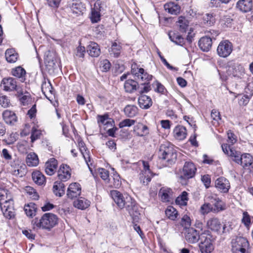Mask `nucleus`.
Listing matches in <instances>:
<instances>
[{"label": "nucleus", "mask_w": 253, "mask_h": 253, "mask_svg": "<svg viewBox=\"0 0 253 253\" xmlns=\"http://www.w3.org/2000/svg\"><path fill=\"white\" fill-rule=\"evenodd\" d=\"M39 158L37 155L33 152L29 153L26 159L27 165L29 167H36L39 164Z\"/></svg>", "instance_id": "nucleus-34"}, {"label": "nucleus", "mask_w": 253, "mask_h": 253, "mask_svg": "<svg viewBox=\"0 0 253 253\" xmlns=\"http://www.w3.org/2000/svg\"><path fill=\"white\" fill-rule=\"evenodd\" d=\"M111 67V63L108 60H104L102 62V68L103 72L108 71Z\"/></svg>", "instance_id": "nucleus-64"}, {"label": "nucleus", "mask_w": 253, "mask_h": 253, "mask_svg": "<svg viewBox=\"0 0 253 253\" xmlns=\"http://www.w3.org/2000/svg\"><path fill=\"white\" fill-rule=\"evenodd\" d=\"M78 146L86 163L89 167V162L90 161V156L88 154V151H87L84 146V142L82 140L79 141L78 142Z\"/></svg>", "instance_id": "nucleus-40"}, {"label": "nucleus", "mask_w": 253, "mask_h": 253, "mask_svg": "<svg viewBox=\"0 0 253 253\" xmlns=\"http://www.w3.org/2000/svg\"><path fill=\"white\" fill-rule=\"evenodd\" d=\"M228 136V141L231 143V145L234 144L237 141L235 134L232 132L230 130L227 133Z\"/></svg>", "instance_id": "nucleus-63"}, {"label": "nucleus", "mask_w": 253, "mask_h": 253, "mask_svg": "<svg viewBox=\"0 0 253 253\" xmlns=\"http://www.w3.org/2000/svg\"><path fill=\"white\" fill-rule=\"evenodd\" d=\"M98 123H101L104 125L110 126H112L113 121L111 119L108 118L107 115L98 116Z\"/></svg>", "instance_id": "nucleus-52"}, {"label": "nucleus", "mask_w": 253, "mask_h": 253, "mask_svg": "<svg viewBox=\"0 0 253 253\" xmlns=\"http://www.w3.org/2000/svg\"><path fill=\"white\" fill-rule=\"evenodd\" d=\"M124 113L128 117H133L138 113V108L135 105H128L124 108Z\"/></svg>", "instance_id": "nucleus-41"}, {"label": "nucleus", "mask_w": 253, "mask_h": 253, "mask_svg": "<svg viewBox=\"0 0 253 253\" xmlns=\"http://www.w3.org/2000/svg\"><path fill=\"white\" fill-rule=\"evenodd\" d=\"M174 137L179 140L184 139L187 135V130L185 127L182 126H177L173 129Z\"/></svg>", "instance_id": "nucleus-24"}, {"label": "nucleus", "mask_w": 253, "mask_h": 253, "mask_svg": "<svg viewBox=\"0 0 253 253\" xmlns=\"http://www.w3.org/2000/svg\"><path fill=\"white\" fill-rule=\"evenodd\" d=\"M70 171V168L67 165H61L58 172L59 179L63 181L68 180L71 177Z\"/></svg>", "instance_id": "nucleus-17"}, {"label": "nucleus", "mask_w": 253, "mask_h": 253, "mask_svg": "<svg viewBox=\"0 0 253 253\" xmlns=\"http://www.w3.org/2000/svg\"><path fill=\"white\" fill-rule=\"evenodd\" d=\"M193 222H180V225L185 230V239L190 243H195L200 240L201 235L199 231L192 227Z\"/></svg>", "instance_id": "nucleus-5"}, {"label": "nucleus", "mask_w": 253, "mask_h": 253, "mask_svg": "<svg viewBox=\"0 0 253 253\" xmlns=\"http://www.w3.org/2000/svg\"><path fill=\"white\" fill-rule=\"evenodd\" d=\"M57 161L54 158L49 159L45 165V171L49 175H53L57 168Z\"/></svg>", "instance_id": "nucleus-21"}, {"label": "nucleus", "mask_w": 253, "mask_h": 253, "mask_svg": "<svg viewBox=\"0 0 253 253\" xmlns=\"http://www.w3.org/2000/svg\"><path fill=\"white\" fill-rule=\"evenodd\" d=\"M98 173L101 178L104 181L109 180V172L107 170L103 168H99L98 169Z\"/></svg>", "instance_id": "nucleus-57"}, {"label": "nucleus", "mask_w": 253, "mask_h": 253, "mask_svg": "<svg viewBox=\"0 0 253 253\" xmlns=\"http://www.w3.org/2000/svg\"><path fill=\"white\" fill-rule=\"evenodd\" d=\"M133 131L139 136H143L149 133L148 127L142 123H138L134 126Z\"/></svg>", "instance_id": "nucleus-27"}, {"label": "nucleus", "mask_w": 253, "mask_h": 253, "mask_svg": "<svg viewBox=\"0 0 253 253\" xmlns=\"http://www.w3.org/2000/svg\"><path fill=\"white\" fill-rule=\"evenodd\" d=\"M213 239L210 234L202 233L200 237V250L202 253H211L214 249Z\"/></svg>", "instance_id": "nucleus-6"}, {"label": "nucleus", "mask_w": 253, "mask_h": 253, "mask_svg": "<svg viewBox=\"0 0 253 253\" xmlns=\"http://www.w3.org/2000/svg\"><path fill=\"white\" fill-rule=\"evenodd\" d=\"M253 95V93L251 92L249 94L244 95L239 100V104L240 106L247 105L250 99Z\"/></svg>", "instance_id": "nucleus-54"}, {"label": "nucleus", "mask_w": 253, "mask_h": 253, "mask_svg": "<svg viewBox=\"0 0 253 253\" xmlns=\"http://www.w3.org/2000/svg\"><path fill=\"white\" fill-rule=\"evenodd\" d=\"M81 193V187L78 183H73L70 184L67 192L69 198H77Z\"/></svg>", "instance_id": "nucleus-16"}, {"label": "nucleus", "mask_w": 253, "mask_h": 253, "mask_svg": "<svg viewBox=\"0 0 253 253\" xmlns=\"http://www.w3.org/2000/svg\"><path fill=\"white\" fill-rule=\"evenodd\" d=\"M70 7L74 13L79 15L83 14L85 9L84 4L79 0H73Z\"/></svg>", "instance_id": "nucleus-26"}, {"label": "nucleus", "mask_w": 253, "mask_h": 253, "mask_svg": "<svg viewBox=\"0 0 253 253\" xmlns=\"http://www.w3.org/2000/svg\"><path fill=\"white\" fill-rule=\"evenodd\" d=\"M24 190L25 192L28 194L30 198L33 200H38L39 196L36 190L32 187L29 186H26L25 187Z\"/></svg>", "instance_id": "nucleus-50"}, {"label": "nucleus", "mask_w": 253, "mask_h": 253, "mask_svg": "<svg viewBox=\"0 0 253 253\" xmlns=\"http://www.w3.org/2000/svg\"><path fill=\"white\" fill-rule=\"evenodd\" d=\"M241 165L244 169H252V166H253V158L252 156L249 153L242 154L241 158Z\"/></svg>", "instance_id": "nucleus-23"}, {"label": "nucleus", "mask_w": 253, "mask_h": 253, "mask_svg": "<svg viewBox=\"0 0 253 253\" xmlns=\"http://www.w3.org/2000/svg\"><path fill=\"white\" fill-rule=\"evenodd\" d=\"M197 169L193 163L186 162L181 172L180 178L190 179L193 178L196 173Z\"/></svg>", "instance_id": "nucleus-10"}, {"label": "nucleus", "mask_w": 253, "mask_h": 253, "mask_svg": "<svg viewBox=\"0 0 253 253\" xmlns=\"http://www.w3.org/2000/svg\"><path fill=\"white\" fill-rule=\"evenodd\" d=\"M207 227L211 230L220 233H225L229 231V227L227 228L226 224L224 222H205Z\"/></svg>", "instance_id": "nucleus-15"}, {"label": "nucleus", "mask_w": 253, "mask_h": 253, "mask_svg": "<svg viewBox=\"0 0 253 253\" xmlns=\"http://www.w3.org/2000/svg\"><path fill=\"white\" fill-rule=\"evenodd\" d=\"M200 211L202 214L212 212V206L210 203H205L200 208Z\"/></svg>", "instance_id": "nucleus-56"}, {"label": "nucleus", "mask_w": 253, "mask_h": 253, "mask_svg": "<svg viewBox=\"0 0 253 253\" xmlns=\"http://www.w3.org/2000/svg\"><path fill=\"white\" fill-rule=\"evenodd\" d=\"M131 72L134 79L137 80L140 85H144L143 87L138 85L139 93L142 94L148 92L150 90L148 82L152 79V76L145 72L142 68H138L136 64L132 65Z\"/></svg>", "instance_id": "nucleus-3"}, {"label": "nucleus", "mask_w": 253, "mask_h": 253, "mask_svg": "<svg viewBox=\"0 0 253 253\" xmlns=\"http://www.w3.org/2000/svg\"><path fill=\"white\" fill-rule=\"evenodd\" d=\"M142 163L143 166V170L140 173V180L145 185H147L151 179L152 175L150 169V166L147 162L142 161Z\"/></svg>", "instance_id": "nucleus-11"}, {"label": "nucleus", "mask_w": 253, "mask_h": 253, "mask_svg": "<svg viewBox=\"0 0 253 253\" xmlns=\"http://www.w3.org/2000/svg\"><path fill=\"white\" fill-rule=\"evenodd\" d=\"M89 201L83 197H80L77 200L74 201V206L78 209L84 210L90 206Z\"/></svg>", "instance_id": "nucleus-37"}, {"label": "nucleus", "mask_w": 253, "mask_h": 253, "mask_svg": "<svg viewBox=\"0 0 253 253\" xmlns=\"http://www.w3.org/2000/svg\"><path fill=\"white\" fill-rule=\"evenodd\" d=\"M109 181L110 182L111 186L114 188H118L121 186L122 181L121 177L116 171L113 173V175L111 178L109 179Z\"/></svg>", "instance_id": "nucleus-42"}, {"label": "nucleus", "mask_w": 253, "mask_h": 253, "mask_svg": "<svg viewBox=\"0 0 253 253\" xmlns=\"http://www.w3.org/2000/svg\"><path fill=\"white\" fill-rule=\"evenodd\" d=\"M158 157L160 159L165 161L169 164H173L177 159L176 151L173 146L169 143L162 144L160 145Z\"/></svg>", "instance_id": "nucleus-4"}, {"label": "nucleus", "mask_w": 253, "mask_h": 253, "mask_svg": "<svg viewBox=\"0 0 253 253\" xmlns=\"http://www.w3.org/2000/svg\"><path fill=\"white\" fill-rule=\"evenodd\" d=\"M228 74L238 79H241L245 74L244 67L238 62L230 61L228 63Z\"/></svg>", "instance_id": "nucleus-9"}, {"label": "nucleus", "mask_w": 253, "mask_h": 253, "mask_svg": "<svg viewBox=\"0 0 253 253\" xmlns=\"http://www.w3.org/2000/svg\"><path fill=\"white\" fill-rule=\"evenodd\" d=\"M212 40L208 36L201 38L199 41V46L200 48L204 52L209 51L212 46Z\"/></svg>", "instance_id": "nucleus-19"}, {"label": "nucleus", "mask_w": 253, "mask_h": 253, "mask_svg": "<svg viewBox=\"0 0 253 253\" xmlns=\"http://www.w3.org/2000/svg\"><path fill=\"white\" fill-rule=\"evenodd\" d=\"M12 75L19 79L20 81L23 82L25 80L26 71L20 66L13 69L11 71Z\"/></svg>", "instance_id": "nucleus-31"}, {"label": "nucleus", "mask_w": 253, "mask_h": 253, "mask_svg": "<svg viewBox=\"0 0 253 253\" xmlns=\"http://www.w3.org/2000/svg\"><path fill=\"white\" fill-rule=\"evenodd\" d=\"M216 188L220 192L227 193L230 188L229 180L226 178L221 176L218 177L215 181Z\"/></svg>", "instance_id": "nucleus-13"}, {"label": "nucleus", "mask_w": 253, "mask_h": 253, "mask_svg": "<svg viewBox=\"0 0 253 253\" xmlns=\"http://www.w3.org/2000/svg\"><path fill=\"white\" fill-rule=\"evenodd\" d=\"M90 20L92 23H97L100 20V13L99 8L95 4L94 7L92 8L91 15L90 16Z\"/></svg>", "instance_id": "nucleus-46"}, {"label": "nucleus", "mask_w": 253, "mask_h": 253, "mask_svg": "<svg viewBox=\"0 0 253 253\" xmlns=\"http://www.w3.org/2000/svg\"><path fill=\"white\" fill-rule=\"evenodd\" d=\"M0 207L6 218L12 219L14 217L13 197L11 193L6 189L0 188Z\"/></svg>", "instance_id": "nucleus-2"}, {"label": "nucleus", "mask_w": 253, "mask_h": 253, "mask_svg": "<svg viewBox=\"0 0 253 253\" xmlns=\"http://www.w3.org/2000/svg\"><path fill=\"white\" fill-rule=\"evenodd\" d=\"M206 199L208 202L212 204L215 203L216 201H218L219 199H220L217 195L213 193L208 194Z\"/></svg>", "instance_id": "nucleus-60"}, {"label": "nucleus", "mask_w": 253, "mask_h": 253, "mask_svg": "<svg viewBox=\"0 0 253 253\" xmlns=\"http://www.w3.org/2000/svg\"><path fill=\"white\" fill-rule=\"evenodd\" d=\"M203 22L207 26H212L215 22V19L212 14L207 13L203 16Z\"/></svg>", "instance_id": "nucleus-51"}, {"label": "nucleus", "mask_w": 253, "mask_h": 253, "mask_svg": "<svg viewBox=\"0 0 253 253\" xmlns=\"http://www.w3.org/2000/svg\"><path fill=\"white\" fill-rule=\"evenodd\" d=\"M57 222H35L33 228L35 230L45 229L50 230L54 227Z\"/></svg>", "instance_id": "nucleus-36"}, {"label": "nucleus", "mask_w": 253, "mask_h": 253, "mask_svg": "<svg viewBox=\"0 0 253 253\" xmlns=\"http://www.w3.org/2000/svg\"><path fill=\"white\" fill-rule=\"evenodd\" d=\"M222 149L223 152L228 156L232 158L238 155L240 152L236 151L232 147L228 144H223L221 145Z\"/></svg>", "instance_id": "nucleus-39"}, {"label": "nucleus", "mask_w": 253, "mask_h": 253, "mask_svg": "<svg viewBox=\"0 0 253 253\" xmlns=\"http://www.w3.org/2000/svg\"><path fill=\"white\" fill-rule=\"evenodd\" d=\"M41 134V132L40 130L37 129L35 127H33L31 135V142L33 143L35 140L39 139Z\"/></svg>", "instance_id": "nucleus-58"}, {"label": "nucleus", "mask_w": 253, "mask_h": 253, "mask_svg": "<svg viewBox=\"0 0 253 253\" xmlns=\"http://www.w3.org/2000/svg\"><path fill=\"white\" fill-rule=\"evenodd\" d=\"M188 201V193L186 191H183L175 199V203L180 206L187 205Z\"/></svg>", "instance_id": "nucleus-44"}, {"label": "nucleus", "mask_w": 253, "mask_h": 253, "mask_svg": "<svg viewBox=\"0 0 253 253\" xmlns=\"http://www.w3.org/2000/svg\"><path fill=\"white\" fill-rule=\"evenodd\" d=\"M65 187L61 182L56 181L53 186V192L54 194L59 197H61L65 193Z\"/></svg>", "instance_id": "nucleus-32"}, {"label": "nucleus", "mask_w": 253, "mask_h": 253, "mask_svg": "<svg viewBox=\"0 0 253 253\" xmlns=\"http://www.w3.org/2000/svg\"><path fill=\"white\" fill-rule=\"evenodd\" d=\"M138 103L141 108L147 109L152 106V101L149 96L146 95H141L138 98Z\"/></svg>", "instance_id": "nucleus-28"}, {"label": "nucleus", "mask_w": 253, "mask_h": 253, "mask_svg": "<svg viewBox=\"0 0 253 253\" xmlns=\"http://www.w3.org/2000/svg\"><path fill=\"white\" fill-rule=\"evenodd\" d=\"M2 118L5 123L8 125H14L17 121V117L14 112L6 110L2 113Z\"/></svg>", "instance_id": "nucleus-18"}, {"label": "nucleus", "mask_w": 253, "mask_h": 253, "mask_svg": "<svg viewBox=\"0 0 253 253\" xmlns=\"http://www.w3.org/2000/svg\"><path fill=\"white\" fill-rule=\"evenodd\" d=\"M111 195L120 209L126 208L133 221H138L141 219L139 206L131 196L126 194H123L117 190L111 191Z\"/></svg>", "instance_id": "nucleus-1"}, {"label": "nucleus", "mask_w": 253, "mask_h": 253, "mask_svg": "<svg viewBox=\"0 0 253 253\" xmlns=\"http://www.w3.org/2000/svg\"><path fill=\"white\" fill-rule=\"evenodd\" d=\"M42 91L45 97L49 99L46 94L49 93L50 94H52L53 92V87L50 82L47 83L45 82L42 84Z\"/></svg>", "instance_id": "nucleus-48"}, {"label": "nucleus", "mask_w": 253, "mask_h": 253, "mask_svg": "<svg viewBox=\"0 0 253 253\" xmlns=\"http://www.w3.org/2000/svg\"><path fill=\"white\" fill-rule=\"evenodd\" d=\"M169 37L170 41L177 45L182 46L184 44V39L178 33L169 32Z\"/></svg>", "instance_id": "nucleus-33"}, {"label": "nucleus", "mask_w": 253, "mask_h": 253, "mask_svg": "<svg viewBox=\"0 0 253 253\" xmlns=\"http://www.w3.org/2000/svg\"><path fill=\"white\" fill-rule=\"evenodd\" d=\"M177 26L179 27V30L182 33L186 32L189 27V21L184 17L180 16L176 22Z\"/></svg>", "instance_id": "nucleus-38"}, {"label": "nucleus", "mask_w": 253, "mask_h": 253, "mask_svg": "<svg viewBox=\"0 0 253 253\" xmlns=\"http://www.w3.org/2000/svg\"><path fill=\"white\" fill-rule=\"evenodd\" d=\"M153 85L156 86V87L155 88V91L162 93L164 92L165 89V87L160 83L157 81L153 84Z\"/></svg>", "instance_id": "nucleus-62"}, {"label": "nucleus", "mask_w": 253, "mask_h": 253, "mask_svg": "<svg viewBox=\"0 0 253 253\" xmlns=\"http://www.w3.org/2000/svg\"><path fill=\"white\" fill-rule=\"evenodd\" d=\"M135 123V121L134 120L126 119L120 122L119 124V126L120 128H123L125 127H130L132 125H134Z\"/></svg>", "instance_id": "nucleus-55"}, {"label": "nucleus", "mask_w": 253, "mask_h": 253, "mask_svg": "<svg viewBox=\"0 0 253 253\" xmlns=\"http://www.w3.org/2000/svg\"><path fill=\"white\" fill-rule=\"evenodd\" d=\"M121 46L116 42L112 43L111 49H109L110 54L114 57H118L121 52Z\"/></svg>", "instance_id": "nucleus-45"}, {"label": "nucleus", "mask_w": 253, "mask_h": 253, "mask_svg": "<svg viewBox=\"0 0 253 253\" xmlns=\"http://www.w3.org/2000/svg\"><path fill=\"white\" fill-rule=\"evenodd\" d=\"M164 8L168 13L173 15L178 14L180 10V6L174 2H169L166 3L164 5Z\"/></svg>", "instance_id": "nucleus-25"}, {"label": "nucleus", "mask_w": 253, "mask_h": 253, "mask_svg": "<svg viewBox=\"0 0 253 253\" xmlns=\"http://www.w3.org/2000/svg\"><path fill=\"white\" fill-rule=\"evenodd\" d=\"M139 82L136 80L128 79L124 84L125 91L128 93H132L138 90Z\"/></svg>", "instance_id": "nucleus-22"}, {"label": "nucleus", "mask_w": 253, "mask_h": 253, "mask_svg": "<svg viewBox=\"0 0 253 253\" xmlns=\"http://www.w3.org/2000/svg\"><path fill=\"white\" fill-rule=\"evenodd\" d=\"M233 51V44L228 40L220 42L217 47V55L222 58L229 56Z\"/></svg>", "instance_id": "nucleus-8"}, {"label": "nucleus", "mask_w": 253, "mask_h": 253, "mask_svg": "<svg viewBox=\"0 0 253 253\" xmlns=\"http://www.w3.org/2000/svg\"><path fill=\"white\" fill-rule=\"evenodd\" d=\"M159 196L164 203H169L173 200V192L171 189L167 187H162L159 192Z\"/></svg>", "instance_id": "nucleus-14"}, {"label": "nucleus", "mask_w": 253, "mask_h": 253, "mask_svg": "<svg viewBox=\"0 0 253 253\" xmlns=\"http://www.w3.org/2000/svg\"><path fill=\"white\" fill-rule=\"evenodd\" d=\"M5 56L8 62L12 63L17 60L18 54L14 49H7L5 51Z\"/></svg>", "instance_id": "nucleus-30"}, {"label": "nucleus", "mask_w": 253, "mask_h": 253, "mask_svg": "<svg viewBox=\"0 0 253 253\" xmlns=\"http://www.w3.org/2000/svg\"><path fill=\"white\" fill-rule=\"evenodd\" d=\"M237 8L243 12H248L252 9V0H239L236 4Z\"/></svg>", "instance_id": "nucleus-20"}, {"label": "nucleus", "mask_w": 253, "mask_h": 253, "mask_svg": "<svg viewBox=\"0 0 253 253\" xmlns=\"http://www.w3.org/2000/svg\"><path fill=\"white\" fill-rule=\"evenodd\" d=\"M232 251H237V250L243 248H248L249 244L246 238L238 236L232 239L231 241Z\"/></svg>", "instance_id": "nucleus-12"}, {"label": "nucleus", "mask_w": 253, "mask_h": 253, "mask_svg": "<svg viewBox=\"0 0 253 253\" xmlns=\"http://www.w3.org/2000/svg\"><path fill=\"white\" fill-rule=\"evenodd\" d=\"M165 213L168 218L171 220H174L178 215L177 211L172 206H169L167 208Z\"/></svg>", "instance_id": "nucleus-47"}, {"label": "nucleus", "mask_w": 253, "mask_h": 253, "mask_svg": "<svg viewBox=\"0 0 253 253\" xmlns=\"http://www.w3.org/2000/svg\"><path fill=\"white\" fill-rule=\"evenodd\" d=\"M212 206V212L214 213L218 212L225 209V205L220 199L213 203Z\"/></svg>", "instance_id": "nucleus-49"}, {"label": "nucleus", "mask_w": 253, "mask_h": 253, "mask_svg": "<svg viewBox=\"0 0 253 253\" xmlns=\"http://www.w3.org/2000/svg\"><path fill=\"white\" fill-rule=\"evenodd\" d=\"M87 51L92 57H98L100 54L99 46L94 42H90L87 46Z\"/></svg>", "instance_id": "nucleus-29"}, {"label": "nucleus", "mask_w": 253, "mask_h": 253, "mask_svg": "<svg viewBox=\"0 0 253 253\" xmlns=\"http://www.w3.org/2000/svg\"><path fill=\"white\" fill-rule=\"evenodd\" d=\"M32 179L37 184L42 185L45 183V177L40 171H35L32 173Z\"/></svg>", "instance_id": "nucleus-35"}, {"label": "nucleus", "mask_w": 253, "mask_h": 253, "mask_svg": "<svg viewBox=\"0 0 253 253\" xmlns=\"http://www.w3.org/2000/svg\"><path fill=\"white\" fill-rule=\"evenodd\" d=\"M37 210V206L33 203H30L24 207V211L28 216L33 217L35 215Z\"/></svg>", "instance_id": "nucleus-43"}, {"label": "nucleus", "mask_w": 253, "mask_h": 253, "mask_svg": "<svg viewBox=\"0 0 253 253\" xmlns=\"http://www.w3.org/2000/svg\"><path fill=\"white\" fill-rule=\"evenodd\" d=\"M57 217L52 213H44L40 221H57Z\"/></svg>", "instance_id": "nucleus-53"}, {"label": "nucleus", "mask_w": 253, "mask_h": 253, "mask_svg": "<svg viewBox=\"0 0 253 253\" xmlns=\"http://www.w3.org/2000/svg\"><path fill=\"white\" fill-rule=\"evenodd\" d=\"M0 86L4 90L6 91L15 90L19 94H23V91L17 84L16 79L11 77L3 78L0 83Z\"/></svg>", "instance_id": "nucleus-7"}, {"label": "nucleus", "mask_w": 253, "mask_h": 253, "mask_svg": "<svg viewBox=\"0 0 253 253\" xmlns=\"http://www.w3.org/2000/svg\"><path fill=\"white\" fill-rule=\"evenodd\" d=\"M10 101L8 97L5 95L0 96V105L6 108L9 106Z\"/></svg>", "instance_id": "nucleus-59"}, {"label": "nucleus", "mask_w": 253, "mask_h": 253, "mask_svg": "<svg viewBox=\"0 0 253 253\" xmlns=\"http://www.w3.org/2000/svg\"><path fill=\"white\" fill-rule=\"evenodd\" d=\"M211 117L213 120L217 122L218 123V121L221 120L219 112L215 109H213L211 111Z\"/></svg>", "instance_id": "nucleus-61"}]
</instances>
